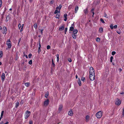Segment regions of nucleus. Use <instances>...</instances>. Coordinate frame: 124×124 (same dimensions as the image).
I'll list each match as a JSON object with an SVG mask.
<instances>
[{
  "mask_svg": "<svg viewBox=\"0 0 124 124\" xmlns=\"http://www.w3.org/2000/svg\"><path fill=\"white\" fill-rule=\"evenodd\" d=\"M100 21L103 23H105V22L102 18L100 19Z\"/></svg>",
  "mask_w": 124,
  "mask_h": 124,
  "instance_id": "72a5a7b5",
  "label": "nucleus"
},
{
  "mask_svg": "<svg viewBox=\"0 0 124 124\" xmlns=\"http://www.w3.org/2000/svg\"><path fill=\"white\" fill-rule=\"evenodd\" d=\"M64 29V25H62L61 26H60L59 28V30L60 31H62Z\"/></svg>",
  "mask_w": 124,
  "mask_h": 124,
  "instance_id": "1a4fd4ad",
  "label": "nucleus"
},
{
  "mask_svg": "<svg viewBox=\"0 0 124 124\" xmlns=\"http://www.w3.org/2000/svg\"><path fill=\"white\" fill-rule=\"evenodd\" d=\"M4 111H2L1 113V117H3V113H4Z\"/></svg>",
  "mask_w": 124,
  "mask_h": 124,
  "instance_id": "f704fd0d",
  "label": "nucleus"
},
{
  "mask_svg": "<svg viewBox=\"0 0 124 124\" xmlns=\"http://www.w3.org/2000/svg\"><path fill=\"white\" fill-rule=\"evenodd\" d=\"M89 77L91 81H93L95 79V74L94 75L92 74H90Z\"/></svg>",
  "mask_w": 124,
  "mask_h": 124,
  "instance_id": "423d86ee",
  "label": "nucleus"
},
{
  "mask_svg": "<svg viewBox=\"0 0 124 124\" xmlns=\"http://www.w3.org/2000/svg\"><path fill=\"white\" fill-rule=\"evenodd\" d=\"M58 7V9H59V11H58V12H60V10L61 8H62V6L61 5H59L58 7Z\"/></svg>",
  "mask_w": 124,
  "mask_h": 124,
  "instance_id": "a878e982",
  "label": "nucleus"
},
{
  "mask_svg": "<svg viewBox=\"0 0 124 124\" xmlns=\"http://www.w3.org/2000/svg\"><path fill=\"white\" fill-rule=\"evenodd\" d=\"M119 70L120 71V72H121L122 71V69L120 68L119 69Z\"/></svg>",
  "mask_w": 124,
  "mask_h": 124,
  "instance_id": "e2e57ef3",
  "label": "nucleus"
},
{
  "mask_svg": "<svg viewBox=\"0 0 124 124\" xmlns=\"http://www.w3.org/2000/svg\"><path fill=\"white\" fill-rule=\"evenodd\" d=\"M81 80L82 81H85V79L84 77H82L81 78Z\"/></svg>",
  "mask_w": 124,
  "mask_h": 124,
  "instance_id": "7c9ffc66",
  "label": "nucleus"
},
{
  "mask_svg": "<svg viewBox=\"0 0 124 124\" xmlns=\"http://www.w3.org/2000/svg\"><path fill=\"white\" fill-rule=\"evenodd\" d=\"M110 27L111 29H113V25L112 24H111L110 26Z\"/></svg>",
  "mask_w": 124,
  "mask_h": 124,
  "instance_id": "473e14b6",
  "label": "nucleus"
},
{
  "mask_svg": "<svg viewBox=\"0 0 124 124\" xmlns=\"http://www.w3.org/2000/svg\"><path fill=\"white\" fill-rule=\"evenodd\" d=\"M94 10V8H92V9H91V11L92 12H93V11Z\"/></svg>",
  "mask_w": 124,
  "mask_h": 124,
  "instance_id": "69168bd1",
  "label": "nucleus"
},
{
  "mask_svg": "<svg viewBox=\"0 0 124 124\" xmlns=\"http://www.w3.org/2000/svg\"><path fill=\"white\" fill-rule=\"evenodd\" d=\"M67 28H65V34H66V32L67 31Z\"/></svg>",
  "mask_w": 124,
  "mask_h": 124,
  "instance_id": "79ce46f5",
  "label": "nucleus"
},
{
  "mask_svg": "<svg viewBox=\"0 0 124 124\" xmlns=\"http://www.w3.org/2000/svg\"><path fill=\"white\" fill-rule=\"evenodd\" d=\"M29 83L28 82L26 83H25V85L26 86H28L29 85Z\"/></svg>",
  "mask_w": 124,
  "mask_h": 124,
  "instance_id": "c9c22d12",
  "label": "nucleus"
},
{
  "mask_svg": "<svg viewBox=\"0 0 124 124\" xmlns=\"http://www.w3.org/2000/svg\"><path fill=\"white\" fill-rule=\"evenodd\" d=\"M49 103V100L48 99L46 100L44 102V105L45 106H46Z\"/></svg>",
  "mask_w": 124,
  "mask_h": 124,
  "instance_id": "9d476101",
  "label": "nucleus"
},
{
  "mask_svg": "<svg viewBox=\"0 0 124 124\" xmlns=\"http://www.w3.org/2000/svg\"><path fill=\"white\" fill-rule=\"evenodd\" d=\"M121 102L120 100L117 99L116 100L115 104L116 105L119 106Z\"/></svg>",
  "mask_w": 124,
  "mask_h": 124,
  "instance_id": "20e7f679",
  "label": "nucleus"
},
{
  "mask_svg": "<svg viewBox=\"0 0 124 124\" xmlns=\"http://www.w3.org/2000/svg\"><path fill=\"white\" fill-rule=\"evenodd\" d=\"M123 115L124 116V108L123 109Z\"/></svg>",
  "mask_w": 124,
  "mask_h": 124,
  "instance_id": "6e6d98bb",
  "label": "nucleus"
},
{
  "mask_svg": "<svg viewBox=\"0 0 124 124\" xmlns=\"http://www.w3.org/2000/svg\"><path fill=\"white\" fill-rule=\"evenodd\" d=\"M78 32V31L76 29H75L73 30V34H76Z\"/></svg>",
  "mask_w": 124,
  "mask_h": 124,
  "instance_id": "2eb2a0df",
  "label": "nucleus"
},
{
  "mask_svg": "<svg viewBox=\"0 0 124 124\" xmlns=\"http://www.w3.org/2000/svg\"><path fill=\"white\" fill-rule=\"evenodd\" d=\"M32 60H30L29 62V64H32Z\"/></svg>",
  "mask_w": 124,
  "mask_h": 124,
  "instance_id": "4c0bfd02",
  "label": "nucleus"
},
{
  "mask_svg": "<svg viewBox=\"0 0 124 124\" xmlns=\"http://www.w3.org/2000/svg\"><path fill=\"white\" fill-rule=\"evenodd\" d=\"M116 53V52H115V51H112V54L113 55H114Z\"/></svg>",
  "mask_w": 124,
  "mask_h": 124,
  "instance_id": "e433bc0d",
  "label": "nucleus"
},
{
  "mask_svg": "<svg viewBox=\"0 0 124 124\" xmlns=\"http://www.w3.org/2000/svg\"><path fill=\"white\" fill-rule=\"evenodd\" d=\"M2 2L1 0H0V6H1L2 5Z\"/></svg>",
  "mask_w": 124,
  "mask_h": 124,
  "instance_id": "8fccbe9b",
  "label": "nucleus"
},
{
  "mask_svg": "<svg viewBox=\"0 0 124 124\" xmlns=\"http://www.w3.org/2000/svg\"><path fill=\"white\" fill-rule=\"evenodd\" d=\"M102 116V112L101 111H99L97 112L96 114V116L97 118H101Z\"/></svg>",
  "mask_w": 124,
  "mask_h": 124,
  "instance_id": "f257e3e1",
  "label": "nucleus"
},
{
  "mask_svg": "<svg viewBox=\"0 0 124 124\" xmlns=\"http://www.w3.org/2000/svg\"><path fill=\"white\" fill-rule=\"evenodd\" d=\"M92 13H93V14L92 16L93 17V15H94V12L93 11V12H92Z\"/></svg>",
  "mask_w": 124,
  "mask_h": 124,
  "instance_id": "680f3d73",
  "label": "nucleus"
},
{
  "mask_svg": "<svg viewBox=\"0 0 124 124\" xmlns=\"http://www.w3.org/2000/svg\"><path fill=\"white\" fill-rule=\"evenodd\" d=\"M2 33L6 34L7 31V29L6 27L5 26L3 27V29L2 30Z\"/></svg>",
  "mask_w": 124,
  "mask_h": 124,
  "instance_id": "0eeeda50",
  "label": "nucleus"
},
{
  "mask_svg": "<svg viewBox=\"0 0 124 124\" xmlns=\"http://www.w3.org/2000/svg\"><path fill=\"white\" fill-rule=\"evenodd\" d=\"M43 29H41L40 30V32L41 34H43Z\"/></svg>",
  "mask_w": 124,
  "mask_h": 124,
  "instance_id": "a18cd8bd",
  "label": "nucleus"
},
{
  "mask_svg": "<svg viewBox=\"0 0 124 124\" xmlns=\"http://www.w3.org/2000/svg\"><path fill=\"white\" fill-rule=\"evenodd\" d=\"M117 25H114L113 26V27L114 28V29H116L117 28Z\"/></svg>",
  "mask_w": 124,
  "mask_h": 124,
  "instance_id": "49530a36",
  "label": "nucleus"
},
{
  "mask_svg": "<svg viewBox=\"0 0 124 124\" xmlns=\"http://www.w3.org/2000/svg\"><path fill=\"white\" fill-rule=\"evenodd\" d=\"M58 7H56V10H55L54 12V14H56L58 12V13H60V12H58Z\"/></svg>",
  "mask_w": 124,
  "mask_h": 124,
  "instance_id": "4468645a",
  "label": "nucleus"
},
{
  "mask_svg": "<svg viewBox=\"0 0 124 124\" xmlns=\"http://www.w3.org/2000/svg\"><path fill=\"white\" fill-rule=\"evenodd\" d=\"M57 62H58L59 60V58H57Z\"/></svg>",
  "mask_w": 124,
  "mask_h": 124,
  "instance_id": "13d9d810",
  "label": "nucleus"
},
{
  "mask_svg": "<svg viewBox=\"0 0 124 124\" xmlns=\"http://www.w3.org/2000/svg\"><path fill=\"white\" fill-rule=\"evenodd\" d=\"M60 16V13H58L57 14L56 16V18H59Z\"/></svg>",
  "mask_w": 124,
  "mask_h": 124,
  "instance_id": "5701e85b",
  "label": "nucleus"
},
{
  "mask_svg": "<svg viewBox=\"0 0 124 124\" xmlns=\"http://www.w3.org/2000/svg\"><path fill=\"white\" fill-rule=\"evenodd\" d=\"M78 83L79 86H81V82L79 78H78Z\"/></svg>",
  "mask_w": 124,
  "mask_h": 124,
  "instance_id": "4be33fe9",
  "label": "nucleus"
},
{
  "mask_svg": "<svg viewBox=\"0 0 124 124\" xmlns=\"http://www.w3.org/2000/svg\"><path fill=\"white\" fill-rule=\"evenodd\" d=\"M0 124H3V121H2L0 123Z\"/></svg>",
  "mask_w": 124,
  "mask_h": 124,
  "instance_id": "774afa93",
  "label": "nucleus"
},
{
  "mask_svg": "<svg viewBox=\"0 0 124 124\" xmlns=\"http://www.w3.org/2000/svg\"><path fill=\"white\" fill-rule=\"evenodd\" d=\"M116 32L119 34H120L121 33V31H116Z\"/></svg>",
  "mask_w": 124,
  "mask_h": 124,
  "instance_id": "09e8293b",
  "label": "nucleus"
},
{
  "mask_svg": "<svg viewBox=\"0 0 124 124\" xmlns=\"http://www.w3.org/2000/svg\"><path fill=\"white\" fill-rule=\"evenodd\" d=\"M113 59V57L112 56H111L110 58V62H112V60Z\"/></svg>",
  "mask_w": 124,
  "mask_h": 124,
  "instance_id": "c756f323",
  "label": "nucleus"
},
{
  "mask_svg": "<svg viewBox=\"0 0 124 124\" xmlns=\"http://www.w3.org/2000/svg\"><path fill=\"white\" fill-rule=\"evenodd\" d=\"M24 26V24H22V28H23Z\"/></svg>",
  "mask_w": 124,
  "mask_h": 124,
  "instance_id": "338daca9",
  "label": "nucleus"
},
{
  "mask_svg": "<svg viewBox=\"0 0 124 124\" xmlns=\"http://www.w3.org/2000/svg\"><path fill=\"white\" fill-rule=\"evenodd\" d=\"M50 48V46L48 45L47 46V50L49 49Z\"/></svg>",
  "mask_w": 124,
  "mask_h": 124,
  "instance_id": "58836bf2",
  "label": "nucleus"
},
{
  "mask_svg": "<svg viewBox=\"0 0 124 124\" xmlns=\"http://www.w3.org/2000/svg\"><path fill=\"white\" fill-rule=\"evenodd\" d=\"M32 56V55L31 54H29L28 55V57L29 58H31Z\"/></svg>",
  "mask_w": 124,
  "mask_h": 124,
  "instance_id": "37998d69",
  "label": "nucleus"
},
{
  "mask_svg": "<svg viewBox=\"0 0 124 124\" xmlns=\"http://www.w3.org/2000/svg\"><path fill=\"white\" fill-rule=\"evenodd\" d=\"M23 31V28H21L20 30V31L21 32L22 31Z\"/></svg>",
  "mask_w": 124,
  "mask_h": 124,
  "instance_id": "4d7b16f0",
  "label": "nucleus"
},
{
  "mask_svg": "<svg viewBox=\"0 0 124 124\" xmlns=\"http://www.w3.org/2000/svg\"><path fill=\"white\" fill-rule=\"evenodd\" d=\"M72 36L74 39H76V36L75 34H72Z\"/></svg>",
  "mask_w": 124,
  "mask_h": 124,
  "instance_id": "b1692460",
  "label": "nucleus"
},
{
  "mask_svg": "<svg viewBox=\"0 0 124 124\" xmlns=\"http://www.w3.org/2000/svg\"><path fill=\"white\" fill-rule=\"evenodd\" d=\"M67 18H65L64 19V20L65 21H67Z\"/></svg>",
  "mask_w": 124,
  "mask_h": 124,
  "instance_id": "bf43d9fd",
  "label": "nucleus"
},
{
  "mask_svg": "<svg viewBox=\"0 0 124 124\" xmlns=\"http://www.w3.org/2000/svg\"><path fill=\"white\" fill-rule=\"evenodd\" d=\"M54 2V1L53 0L51 1L50 2V3L51 4H52Z\"/></svg>",
  "mask_w": 124,
  "mask_h": 124,
  "instance_id": "3c124183",
  "label": "nucleus"
},
{
  "mask_svg": "<svg viewBox=\"0 0 124 124\" xmlns=\"http://www.w3.org/2000/svg\"><path fill=\"white\" fill-rule=\"evenodd\" d=\"M17 23V21H16L15 20H14L13 21V25L16 26Z\"/></svg>",
  "mask_w": 124,
  "mask_h": 124,
  "instance_id": "aec40b11",
  "label": "nucleus"
},
{
  "mask_svg": "<svg viewBox=\"0 0 124 124\" xmlns=\"http://www.w3.org/2000/svg\"><path fill=\"white\" fill-rule=\"evenodd\" d=\"M56 56L57 58H59V55L58 54H57L56 55Z\"/></svg>",
  "mask_w": 124,
  "mask_h": 124,
  "instance_id": "052dcab7",
  "label": "nucleus"
},
{
  "mask_svg": "<svg viewBox=\"0 0 124 124\" xmlns=\"http://www.w3.org/2000/svg\"><path fill=\"white\" fill-rule=\"evenodd\" d=\"M8 122H7L6 123H4V124H8Z\"/></svg>",
  "mask_w": 124,
  "mask_h": 124,
  "instance_id": "0e129e2a",
  "label": "nucleus"
},
{
  "mask_svg": "<svg viewBox=\"0 0 124 124\" xmlns=\"http://www.w3.org/2000/svg\"><path fill=\"white\" fill-rule=\"evenodd\" d=\"M41 47V45H40V42L39 43V47L38 48H40Z\"/></svg>",
  "mask_w": 124,
  "mask_h": 124,
  "instance_id": "5fc2aeb1",
  "label": "nucleus"
},
{
  "mask_svg": "<svg viewBox=\"0 0 124 124\" xmlns=\"http://www.w3.org/2000/svg\"><path fill=\"white\" fill-rule=\"evenodd\" d=\"M74 28L72 26H71L70 27V28L69 29V31H73L74 30Z\"/></svg>",
  "mask_w": 124,
  "mask_h": 124,
  "instance_id": "a211bd4d",
  "label": "nucleus"
},
{
  "mask_svg": "<svg viewBox=\"0 0 124 124\" xmlns=\"http://www.w3.org/2000/svg\"><path fill=\"white\" fill-rule=\"evenodd\" d=\"M68 114L69 115L72 116L73 115V112L71 110H70L69 111L68 113Z\"/></svg>",
  "mask_w": 124,
  "mask_h": 124,
  "instance_id": "f8f14e48",
  "label": "nucleus"
},
{
  "mask_svg": "<svg viewBox=\"0 0 124 124\" xmlns=\"http://www.w3.org/2000/svg\"><path fill=\"white\" fill-rule=\"evenodd\" d=\"M3 53L2 51H0V58L3 55Z\"/></svg>",
  "mask_w": 124,
  "mask_h": 124,
  "instance_id": "bb28decb",
  "label": "nucleus"
},
{
  "mask_svg": "<svg viewBox=\"0 0 124 124\" xmlns=\"http://www.w3.org/2000/svg\"><path fill=\"white\" fill-rule=\"evenodd\" d=\"M21 27V25L20 23H19L18 25V29H20Z\"/></svg>",
  "mask_w": 124,
  "mask_h": 124,
  "instance_id": "a19ab883",
  "label": "nucleus"
},
{
  "mask_svg": "<svg viewBox=\"0 0 124 124\" xmlns=\"http://www.w3.org/2000/svg\"><path fill=\"white\" fill-rule=\"evenodd\" d=\"M62 105H60L58 108V111L59 112H60L62 109Z\"/></svg>",
  "mask_w": 124,
  "mask_h": 124,
  "instance_id": "9b49d317",
  "label": "nucleus"
},
{
  "mask_svg": "<svg viewBox=\"0 0 124 124\" xmlns=\"http://www.w3.org/2000/svg\"><path fill=\"white\" fill-rule=\"evenodd\" d=\"M6 44L8 48H10L11 46V41L9 39H8L6 42Z\"/></svg>",
  "mask_w": 124,
  "mask_h": 124,
  "instance_id": "f03ea898",
  "label": "nucleus"
},
{
  "mask_svg": "<svg viewBox=\"0 0 124 124\" xmlns=\"http://www.w3.org/2000/svg\"><path fill=\"white\" fill-rule=\"evenodd\" d=\"M40 51H41V50H40V48H38V52L39 53Z\"/></svg>",
  "mask_w": 124,
  "mask_h": 124,
  "instance_id": "864d4df0",
  "label": "nucleus"
},
{
  "mask_svg": "<svg viewBox=\"0 0 124 124\" xmlns=\"http://www.w3.org/2000/svg\"><path fill=\"white\" fill-rule=\"evenodd\" d=\"M5 74L4 73H3L2 74L1 78V80L2 82H3L4 81V79L5 78Z\"/></svg>",
  "mask_w": 124,
  "mask_h": 124,
  "instance_id": "6e6552de",
  "label": "nucleus"
},
{
  "mask_svg": "<svg viewBox=\"0 0 124 124\" xmlns=\"http://www.w3.org/2000/svg\"><path fill=\"white\" fill-rule=\"evenodd\" d=\"M48 93H46V94H45V97L46 98H47V97L48 96Z\"/></svg>",
  "mask_w": 124,
  "mask_h": 124,
  "instance_id": "2f4dec72",
  "label": "nucleus"
},
{
  "mask_svg": "<svg viewBox=\"0 0 124 124\" xmlns=\"http://www.w3.org/2000/svg\"><path fill=\"white\" fill-rule=\"evenodd\" d=\"M91 74L93 75L95 74L94 70L92 67H90V74Z\"/></svg>",
  "mask_w": 124,
  "mask_h": 124,
  "instance_id": "39448f33",
  "label": "nucleus"
},
{
  "mask_svg": "<svg viewBox=\"0 0 124 124\" xmlns=\"http://www.w3.org/2000/svg\"><path fill=\"white\" fill-rule=\"evenodd\" d=\"M34 28L35 29H36L37 28V23H34Z\"/></svg>",
  "mask_w": 124,
  "mask_h": 124,
  "instance_id": "393cba45",
  "label": "nucleus"
},
{
  "mask_svg": "<svg viewBox=\"0 0 124 124\" xmlns=\"http://www.w3.org/2000/svg\"><path fill=\"white\" fill-rule=\"evenodd\" d=\"M78 6H76L75 8V13H77L78 10Z\"/></svg>",
  "mask_w": 124,
  "mask_h": 124,
  "instance_id": "f3484780",
  "label": "nucleus"
},
{
  "mask_svg": "<svg viewBox=\"0 0 124 124\" xmlns=\"http://www.w3.org/2000/svg\"><path fill=\"white\" fill-rule=\"evenodd\" d=\"M68 61L70 62H72V60L70 58L68 59Z\"/></svg>",
  "mask_w": 124,
  "mask_h": 124,
  "instance_id": "de8ad7c7",
  "label": "nucleus"
},
{
  "mask_svg": "<svg viewBox=\"0 0 124 124\" xmlns=\"http://www.w3.org/2000/svg\"><path fill=\"white\" fill-rule=\"evenodd\" d=\"M52 64L53 65V66H54V67L55 65V64H54V61H53V59H52Z\"/></svg>",
  "mask_w": 124,
  "mask_h": 124,
  "instance_id": "c85d7f7f",
  "label": "nucleus"
},
{
  "mask_svg": "<svg viewBox=\"0 0 124 124\" xmlns=\"http://www.w3.org/2000/svg\"><path fill=\"white\" fill-rule=\"evenodd\" d=\"M100 38H97L96 39V41L98 42H100Z\"/></svg>",
  "mask_w": 124,
  "mask_h": 124,
  "instance_id": "cd10ccee",
  "label": "nucleus"
},
{
  "mask_svg": "<svg viewBox=\"0 0 124 124\" xmlns=\"http://www.w3.org/2000/svg\"><path fill=\"white\" fill-rule=\"evenodd\" d=\"M29 124H33V122L32 120H30V121Z\"/></svg>",
  "mask_w": 124,
  "mask_h": 124,
  "instance_id": "ea45409f",
  "label": "nucleus"
},
{
  "mask_svg": "<svg viewBox=\"0 0 124 124\" xmlns=\"http://www.w3.org/2000/svg\"><path fill=\"white\" fill-rule=\"evenodd\" d=\"M90 116L88 115H87L85 117L86 121L88 122L89 120Z\"/></svg>",
  "mask_w": 124,
  "mask_h": 124,
  "instance_id": "ddd939ff",
  "label": "nucleus"
},
{
  "mask_svg": "<svg viewBox=\"0 0 124 124\" xmlns=\"http://www.w3.org/2000/svg\"><path fill=\"white\" fill-rule=\"evenodd\" d=\"M88 10L87 8L85 9L84 10V12L85 14H86L88 13Z\"/></svg>",
  "mask_w": 124,
  "mask_h": 124,
  "instance_id": "dca6fc26",
  "label": "nucleus"
},
{
  "mask_svg": "<svg viewBox=\"0 0 124 124\" xmlns=\"http://www.w3.org/2000/svg\"><path fill=\"white\" fill-rule=\"evenodd\" d=\"M67 14H65L64 15V17L65 18H67Z\"/></svg>",
  "mask_w": 124,
  "mask_h": 124,
  "instance_id": "c03bdc74",
  "label": "nucleus"
},
{
  "mask_svg": "<svg viewBox=\"0 0 124 124\" xmlns=\"http://www.w3.org/2000/svg\"><path fill=\"white\" fill-rule=\"evenodd\" d=\"M31 112L28 110H27L25 114V118L27 119L30 116Z\"/></svg>",
  "mask_w": 124,
  "mask_h": 124,
  "instance_id": "7ed1b4c3",
  "label": "nucleus"
},
{
  "mask_svg": "<svg viewBox=\"0 0 124 124\" xmlns=\"http://www.w3.org/2000/svg\"><path fill=\"white\" fill-rule=\"evenodd\" d=\"M19 105V102L18 101H17V102H16V103L15 107L16 108H17V107H18V106Z\"/></svg>",
  "mask_w": 124,
  "mask_h": 124,
  "instance_id": "6ab92c4d",
  "label": "nucleus"
},
{
  "mask_svg": "<svg viewBox=\"0 0 124 124\" xmlns=\"http://www.w3.org/2000/svg\"><path fill=\"white\" fill-rule=\"evenodd\" d=\"M104 16L105 17H106L107 16V14L105 13H104Z\"/></svg>",
  "mask_w": 124,
  "mask_h": 124,
  "instance_id": "603ef678",
  "label": "nucleus"
},
{
  "mask_svg": "<svg viewBox=\"0 0 124 124\" xmlns=\"http://www.w3.org/2000/svg\"><path fill=\"white\" fill-rule=\"evenodd\" d=\"M99 31L101 33H102L103 31V29L102 27H101L99 28Z\"/></svg>",
  "mask_w": 124,
  "mask_h": 124,
  "instance_id": "412c9836",
  "label": "nucleus"
}]
</instances>
